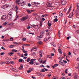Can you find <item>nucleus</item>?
<instances>
[{
	"instance_id": "1",
	"label": "nucleus",
	"mask_w": 79,
	"mask_h": 79,
	"mask_svg": "<svg viewBox=\"0 0 79 79\" xmlns=\"http://www.w3.org/2000/svg\"><path fill=\"white\" fill-rule=\"evenodd\" d=\"M12 15H13V13L11 11H10L7 17L8 18H9V19H11L12 18Z\"/></svg>"
},
{
	"instance_id": "2",
	"label": "nucleus",
	"mask_w": 79,
	"mask_h": 79,
	"mask_svg": "<svg viewBox=\"0 0 79 79\" xmlns=\"http://www.w3.org/2000/svg\"><path fill=\"white\" fill-rule=\"evenodd\" d=\"M28 18H29V17L28 16H27L22 17V18L20 19V20H21L22 21H26V19H27Z\"/></svg>"
},
{
	"instance_id": "3",
	"label": "nucleus",
	"mask_w": 79,
	"mask_h": 79,
	"mask_svg": "<svg viewBox=\"0 0 79 79\" xmlns=\"http://www.w3.org/2000/svg\"><path fill=\"white\" fill-rule=\"evenodd\" d=\"M36 60V59H31L30 60V62H29V64H31V65H32V64H34V63H35V62L34 61H35Z\"/></svg>"
},
{
	"instance_id": "4",
	"label": "nucleus",
	"mask_w": 79,
	"mask_h": 79,
	"mask_svg": "<svg viewBox=\"0 0 79 79\" xmlns=\"http://www.w3.org/2000/svg\"><path fill=\"white\" fill-rule=\"evenodd\" d=\"M6 15H3L1 17V19L2 21H6Z\"/></svg>"
},
{
	"instance_id": "5",
	"label": "nucleus",
	"mask_w": 79,
	"mask_h": 79,
	"mask_svg": "<svg viewBox=\"0 0 79 79\" xmlns=\"http://www.w3.org/2000/svg\"><path fill=\"white\" fill-rule=\"evenodd\" d=\"M18 5L20 6H24V5H25L26 4L24 3V2L23 1V2H22L19 3Z\"/></svg>"
},
{
	"instance_id": "6",
	"label": "nucleus",
	"mask_w": 79,
	"mask_h": 79,
	"mask_svg": "<svg viewBox=\"0 0 79 79\" xmlns=\"http://www.w3.org/2000/svg\"><path fill=\"white\" fill-rule=\"evenodd\" d=\"M45 34V31H41L40 33V36L42 37H43L44 36Z\"/></svg>"
},
{
	"instance_id": "7",
	"label": "nucleus",
	"mask_w": 79,
	"mask_h": 79,
	"mask_svg": "<svg viewBox=\"0 0 79 79\" xmlns=\"http://www.w3.org/2000/svg\"><path fill=\"white\" fill-rule=\"evenodd\" d=\"M62 4L63 5H65L66 4V1L64 0H62Z\"/></svg>"
},
{
	"instance_id": "8",
	"label": "nucleus",
	"mask_w": 79,
	"mask_h": 79,
	"mask_svg": "<svg viewBox=\"0 0 79 79\" xmlns=\"http://www.w3.org/2000/svg\"><path fill=\"white\" fill-rule=\"evenodd\" d=\"M39 53H40L39 57L40 58H41V57H42V53H43L42 51H40Z\"/></svg>"
},
{
	"instance_id": "9",
	"label": "nucleus",
	"mask_w": 79,
	"mask_h": 79,
	"mask_svg": "<svg viewBox=\"0 0 79 79\" xmlns=\"http://www.w3.org/2000/svg\"><path fill=\"white\" fill-rule=\"evenodd\" d=\"M74 15V14L73 13V12H72V13L70 14L69 16V18H73V16Z\"/></svg>"
},
{
	"instance_id": "10",
	"label": "nucleus",
	"mask_w": 79,
	"mask_h": 79,
	"mask_svg": "<svg viewBox=\"0 0 79 79\" xmlns=\"http://www.w3.org/2000/svg\"><path fill=\"white\" fill-rule=\"evenodd\" d=\"M35 19L37 21H40V19L41 18L40 16H38L36 17H35Z\"/></svg>"
},
{
	"instance_id": "11",
	"label": "nucleus",
	"mask_w": 79,
	"mask_h": 79,
	"mask_svg": "<svg viewBox=\"0 0 79 79\" xmlns=\"http://www.w3.org/2000/svg\"><path fill=\"white\" fill-rule=\"evenodd\" d=\"M42 38V37L40 35L37 37V39H38V40H40Z\"/></svg>"
},
{
	"instance_id": "12",
	"label": "nucleus",
	"mask_w": 79,
	"mask_h": 79,
	"mask_svg": "<svg viewBox=\"0 0 79 79\" xmlns=\"http://www.w3.org/2000/svg\"><path fill=\"white\" fill-rule=\"evenodd\" d=\"M71 6H70L69 7V10L68 11L67 13V15H68L69 13V12L71 11Z\"/></svg>"
},
{
	"instance_id": "13",
	"label": "nucleus",
	"mask_w": 79,
	"mask_h": 79,
	"mask_svg": "<svg viewBox=\"0 0 79 79\" xmlns=\"http://www.w3.org/2000/svg\"><path fill=\"white\" fill-rule=\"evenodd\" d=\"M47 4L48 5V6H49V7H50L52 5V3H50L49 2H48Z\"/></svg>"
},
{
	"instance_id": "14",
	"label": "nucleus",
	"mask_w": 79,
	"mask_h": 79,
	"mask_svg": "<svg viewBox=\"0 0 79 79\" xmlns=\"http://www.w3.org/2000/svg\"><path fill=\"white\" fill-rule=\"evenodd\" d=\"M34 4L35 6H37V5L39 4V5H40V3H39L38 4V2H34Z\"/></svg>"
},
{
	"instance_id": "15",
	"label": "nucleus",
	"mask_w": 79,
	"mask_h": 79,
	"mask_svg": "<svg viewBox=\"0 0 79 79\" xmlns=\"http://www.w3.org/2000/svg\"><path fill=\"white\" fill-rule=\"evenodd\" d=\"M15 11L17 13H18V6H15Z\"/></svg>"
},
{
	"instance_id": "16",
	"label": "nucleus",
	"mask_w": 79,
	"mask_h": 79,
	"mask_svg": "<svg viewBox=\"0 0 79 79\" xmlns=\"http://www.w3.org/2000/svg\"><path fill=\"white\" fill-rule=\"evenodd\" d=\"M31 52H32V51H37V49L35 48H33L31 49Z\"/></svg>"
},
{
	"instance_id": "17",
	"label": "nucleus",
	"mask_w": 79,
	"mask_h": 79,
	"mask_svg": "<svg viewBox=\"0 0 79 79\" xmlns=\"http://www.w3.org/2000/svg\"><path fill=\"white\" fill-rule=\"evenodd\" d=\"M5 63H6V62L2 61L0 62V64L1 65L3 64H4Z\"/></svg>"
},
{
	"instance_id": "18",
	"label": "nucleus",
	"mask_w": 79,
	"mask_h": 79,
	"mask_svg": "<svg viewBox=\"0 0 79 79\" xmlns=\"http://www.w3.org/2000/svg\"><path fill=\"white\" fill-rule=\"evenodd\" d=\"M39 61L40 62V63H42L43 60L42 59H39Z\"/></svg>"
},
{
	"instance_id": "19",
	"label": "nucleus",
	"mask_w": 79,
	"mask_h": 79,
	"mask_svg": "<svg viewBox=\"0 0 79 79\" xmlns=\"http://www.w3.org/2000/svg\"><path fill=\"white\" fill-rule=\"evenodd\" d=\"M58 50L59 53H60V54H62V53H63V52H61L62 51L61 50V49H58Z\"/></svg>"
},
{
	"instance_id": "20",
	"label": "nucleus",
	"mask_w": 79,
	"mask_h": 79,
	"mask_svg": "<svg viewBox=\"0 0 79 79\" xmlns=\"http://www.w3.org/2000/svg\"><path fill=\"white\" fill-rule=\"evenodd\" d=\"M9 48H13L14 47H15V45H10V46H9Z\"/></svg>"
},
{
	"instance_id": "21",
	"label": "nucleus",
	"mask_w": 79,
	"mask_h": 79,
	"mask_svg": "<svg viewBox=\"0 0 79 79\" xmlns=\"http://www.w3.org/2000/svg\"><path fill=\"white\" fill-rule=\"evenodd\" d=\"M49 22H50V20H49L48 21V26L50 27V26H51V25H52V24H51V23H49Z\"/></svg>"
},
{
	"instance_id": "22",
	"label": "nucleus",
	"mask_w": 79,
	"mask_h": 79,
	"mask_svg": "<svg viewBox=\"0 0 79 79\" xmlns=\"http://www.w3.org/2000/svg\"><path fill=\"white\" fill-rule=\"evenodd\" d=\"M8 6H7V4H6L5 5H4V6H3V8H8Z\"/></svg>"
},
{
	"instance_id": "23",
	"label": "nucleus",
	"mask_w": 79,
	"mask_h": 79,
	"mask_svg": "<svg viewBox=\"0 0 79 79\" xmlns=\"http://www.w3.org/2000/svg\"><path fill=\"white\" fill-rule=\"evenodd\" d=\"M12 71H15V70H16V69H15V68H12L10 69Z\"/></svg>"
},
{
	"instance_id": "24",
	"label": "nucleus",
	"mask_w": 79,
	"mask_h": 79,
	"mask_svg": "<svg viewBox=\"0 0 79 79\" xmlns=\"http://www.w3.org/2000/svg\"><path fill=\"white\" fill-rule=\"evenodd\" d=\"M14 53H13L12 52L11 53H8V55H10V56H11V55H13V54Z\"/></svg>"
},
{
	"instance_id": "25",
	"label": "nucleus",
	"mask_w": 79,
	"mask_h": 79,
	"mask_svg": "<svg viewBox=\"0 0 79 79\" xmlns=\"http://www.w3.org/2000/svg\"><path fill=\"white\" fill-rule=\"evenodd\" d=\"M48 40L47 38H45L44 39V42H46V41H48Z\"/></svg>"
},
{
	"instance_id": "26",
	"label": "nucleus",
	"mask_w": 79,
	"mask_h": 79,
	"mask_svg": "<svg viewBox=\"0 0 79 79\" xmlns=\"http://www.w3.org/2000/svg\"><path fill=\"white\" fill-rule=\"evenodd\" d=\"M27 11L28 13H31V10H27Z\"/></svg>"
},
{
	"instance_id": "27",
	"label": "nucleus",
	"mask_w": 79,
	"mask_h": 79,
	"mask_svg": "<svg viewBox=\"0 0 79 79\" xmlns=\"http://www.w3.org/2000/svg\"><path fill=\"white\" fill-rule=\"evenodd\" d=\"M22 40L23 41H26V38H23L22 39Z\"/></svg>"
},
{
	"instance_id": "28",
	"label": "nucleus",
	"mask_w": 79,
	"mask_h": 79,
	"mask_svg": "<svg viewBox=\"0 0 79 79\" xmlns=\"http://www.w3.org/2000/svg\"><path fill=\"white\" fill-rule=\"evenodd\" d=\"M31 60V59L30 58H28L27 59V62H29V61Z\"/></svg>"
},
{
	"instance_id": "29",
	"label": "nucleus",
	"mask_w": 79,
	"mask_h": 79,
	"mask_svg": "<svg viewBox=\"0 0 79 79\" xmlns=\"http://www.w3.org/2000/svg\"><path fill=\"white\" fill-rule=\"evenodd\" d=\"M53 79H58V77H53Z\"/></svg>"
},
{
	"instance_id": "30",
	"label": "nucleus",
	"mask_w": 79,
	"mask_h": 79,
	"mask_svg": "<svg viewBox=\"0 0 79 79\" xmlns=\"http://www.w3.org/2000/svg\"><path fill=\"white\" fill-rule=\"evenodd\" d=\"M38 43L39 44H40V45H41V44H42V41H39L38 42Z\"/></svg>"
},
{
	"instance_id": "31",
	"label": "nucleus",
	"mask_w": 79,
	"mask_h": 79,
	"mask_svg": "<svg viewBox=\"0 0 79 79\" xmlns=\"http://www.w3.org/2000/svg\"><path fill=\"white\" fill-rule=\"evenodd\" d=\"M23 66H20L19 68V69H23Z\"/></svg>"
},
{
	"instance_id": "32",
	"label": "nucleus",
	"mask_w": 79,
	"mask_h": 79,
	"mask_svg": "<svg viewBox=\"0 0 79 79\" xmlns=\"http://www.w3.org/2000/svg\"><path fill=\"white\" fill-rule=\"evenodd\" d=\"M54 22H57V21H58V19H54Z\"/></svg>"
},
{
	"instance_id": "33",
	"label": "nucleus",
	"mask_w": 79,
	"mask_h": 79,
	"mask_svg": "<svg viewBox=\"0 0 79 79\" xmlns=\"http://www.w3.org/2000/svg\"><path fill=\"white\" fill-rule=\"evenodd\" d=\"M12 51L13 52H17V50L15 49H13L12 50Z\"/></svg>"
},
{
	"instance_id": "34",
	"label": "nucleus",
	"mask_w": 79,
	"mask_h": 79,
	"mask_svg": "<svg viewBox=\"0 0 79 79\" xmlns=\"http://www.w3.org/2000/svg\"><path fill=\"white\" fill-rule=\"evenodd\" d=\"M19 61L20 63H21L22 62V59H20L19 60Z\"/></svg>"
},
{
	"instance_id": "35",
	"label": "nucleus",
	"mask_w": 79,
	"mask_h": 79,
	"mask_svg": "<svg viewBox=\"0 0 79 79\" xmlns=\"http://www.w3.org/2000/svg\"><path fill=\"white\" fill-rule=\"evenodd\" d=\"M58 36H59V37H60V31H59V32L58 33Z\"/></svg>"
},
{
	"instance_id": "36",
	"label": "nucleus",
	"mask_w": 79,
	"mask_h": 79,
	"mask_svg": "<svg viewBox=\"0 0 79 79\" xmlns=\"http://www.w3.org/2000/svg\"><path fill=\"white\" fill-rule=\"evenodd\" d=\"M46 61H47V60H45V61H44L43 62H42V63H42V64H44V63L46 64Z\"/></svg>"
},
{
	"instance_id": "37",
	"label": "nucleus",
	"mask_w": 79,
	"mask_h": 79,
	"mask_svg": "<svg viewBox=\"0 0 79 79\" xmlns=\"http://www.w3.org/2000/svg\"><path fill=\"white\" fill-rule=\"evenodd\" d=\"M41 72H45V70L44 69H42L40 71Z\"/></svg>"
},
{
	"instance_id": "38",
	"label": "nucleus",
	"mask_w": 79,
	"mask_h": 79,
	"mask_svg": "<svg viewBox=\"0 0 79 79\" xmlns=\"http://www.w3.org/2000/svg\"><path fill=\"white\" fill-rule=\"evenodd\" d=\"M17 55H19V56H21V55L20 53H19V52H18L17 53Z\"/></svg>"
},
{
	"instance_id": "39",
	"label": "nucleus",
	"mask_w": 79,
	"mask_h": 79,
	"mask_svg": "<svg viewBox=\"0 0 79 79\" xmlns=\"http://www.w3.org/2000/svg\"><path fill=\"white\" fill-rule=\"evenodd\" d=\"M8 24V22H6L5 23H4L3 24V25H6V24Z\"/></svg>"
},
{
	"instance_id": "40",
	"label": "nucleus",
	"mask_w": 79,
	"mask_h": 79,
	"mask_svg": "<svg viewBox=\"0 0 79 79\" xmlns=\"http://www.w3.org/2000/svg\"><path fill=\"white\" fill-rule=\"evenodd\" d=\"M5 55L4 52H2L1 53V55Z\"/></svg>"
},
{
	"instance_id": "41",
	"label": "nucleus",
	"mask_w": 79,
	"mask_h": 79,
	"mask_svg": "<svg viewBox=\"0 0 79 79\" xmlns=\"http://www.w3.org/2000/svg\"><path fill=\"white\" fill-rule=\"evenodd\" d=\"M10 63H11V64H13L14 63V62H13V61H10Z\"/></svg>"
},
{
	"instance_id": "42",
	"label": "nucleus",
	"mask_w": 79,
	"mask_h": 79,
	"mask_svg": "<svg viewBox=\"0 0 79 79\" xmlns=\"http://www.w3.org/2000/svg\"><path fill=\"white\" fill-rule=\"evenodd\" d=\"M23 53H27V51H25L24 50H23Z\"/></svg>"
},
{
	"instance_id": "43",
	"label": "nucleus",
	"mask_w": 79,
	"mask_h": 79,
	"mask_svg": "<svg viewBox=\"0 0 79 79\" xmlns=\"http://www.w3.org/2000/svg\"><path fill=\"white\" fill-rule=\"evenodd\" d=\"M1 48L4 50H6L5 48H4V47H3V46L1 47Z\"/></svg>"
},
{
	"instance_id": "44",
	"label": "nucleus",
	"mask_w": 79,
	"mask_h": 79,
	"mask_svg": "<svg viewBox=\"0 0 79 79\" xmlns=\"http://www.w3.org/2000/svg\"><path fill=\"white\" fill-rule=\"evenodd\" d=\"M68 70V69H67L65 71V73H66V74H67L68 73L67 72V71Z\"/></svg>"
},
{
	"instance_id": "45",
	"label": "nucleus",
	"mask_w": 79,
	"mask_h": 79,
	"mask_svg": "<svg viewBox=\"0 0 79 79\" xmlns=\"http://www.w3.org/2000/svg\"><path fill=\"white\" fill-rule=\"evenodd\" d=\"M76 6L77 7L79 8V3L77 4Z\"/></svg>"
},
{
	"instance_id": "46",
	"label": "nucleus",
	"mask_w": 79,
	"mask_h": 79,
	"mask_svg": "<svg viewBox=\"0 0 79 79\" xmlns=\"http://www.w3.org/2000/svg\"><path fill=\"white\" fill-rule=\"evenodd\" d=\"M58 66V65L57 64H54V66H55L56 67V66Z\"/></svg>"
},
{
	"instance_id": "47",
	"label": "nucleus",
	"mask_w": 79,
	"mask_h": 79,
	"mask_svg": "<svg viewBox=\"0 0 79 79\" xmlns=\"http://www.w3.org/2000/svg\"><path fill=\"white\" fill-rule=\"evenodd\" d=\"M63 14L62 13H61L60 14L59 16H63Z\"/></svg>"
},
{
	"instance_id": "48",
	"label": "nucleus",
	"mask_w": 79,
	"mask_h": 79,
	"mask_svg": "<svg viewBox=\"0 0 79 79\" xmlns=\"http://www.w3.org/2000/svg\"><path fill=\"white\" fill-rule=\"evenodd\" d=\"M10 41H13V39L12 38H10Z\"/></svg>"
},
{
	"instance_id": "49",
	"label": "nucleus",
	"mask_w": 79,
	"mask_h": 79,
	"mask_svg": "<svg viewBox=\"0 0 79 79\" xmlns=\"http://www.w3.org/2000/svg\"><path fill=\"white\" fill-rule=\"evenodd\" d=\"M74 79H77V76H75V77H74Z\"/></svg>"
},
{
	"instance_id": "50",
	"label": "nucleus",
	"mask_w": 79,
	"mask_h": 79,
	"mask_svg": "<svg viewBox=\"0 0 79 79\" xmlns=\"http://www.w3.org/2000/svg\"><path fill=\"white\" fill-rule=\"evenodd\" d=\"M31 54L32 55H33L34 56V55H35V53H34V52L32 53Z\"/></svg>"
},
{
	"instance_id": "51",
	"label": "nucleus",
	"mask_w": 79,
	"mask_h": 79,
	"mask_svg": "<svg viewBox=\"0 0 79 79\" xmlns=\"http://www.w3.org/2000/svg\"><path fill=\"white\" fill-rule=\"evenodd\" d=\"M63 62H64V63L66 64V63H67V61H64V60H63Z\"/></svg>"
},
{
	"instance_id": "52",
	"label": "nucleus",
	"mask_w": 79,
	"mask_h": 79,
	"mask_svg": "<svg viewBox=\"0 0 79 79\" xmlns=\"http://www.w3.org/2000/svg\"><path fill=\"white\" fill-rule=\"evenodd\" d=\"M28 6H31V4H30V3H28Z\"/></svg>"
},
{
	"instance_id": "53",
	"label": "nucleus",
	"mask_w": 79,
	"mask_h": 79,
	"mask_svg": "<svg viewBox=\"0 0 79 79\" xmlns=\"http://www.w3.org/2000/svg\"><path fill=\"white\" fill-rule=\"evenodd\" d=\"M75 12H76V14H78V13H79V12H78V11H77V10L75 11Z\"/></svg>"
},
{
	"instance_id": "54",
	"label": "nucleus",
	"mask_w": 79,
	"mask_h": 79,
	"mask_svg": "<svg viewBox=\"0 0 79 79\" xmlns=\"http://www.w3.org/2000/svg\"><path fill=\"white\" fill-rule=\"evenodd\" d=\"M52 76V75H51V74H48V77H50V76Z\"/></svg>"
},
{
	"instance_id": "55",
	"label": "nucleus",
	"mask_w": 79,
	"mask_h": 79,
	"mask_svg": "<svg viewBox=\"0 0 79 79\" xmlns=\"http://www.w3.org/2000/svg\"><path fill=\"white\" fill-rule=\"evenodd\" d=\"M25 46L26 47H27V46H30V44H26Z\"/></svg>"
},
{
	"instance_id": "56",
	"label": "nucleus",
	"mask_w": 79,
	"mask_h": 79,
	"mask_svg": "<svg viewBox=\"0 0 79 79\" xmlns=\"http://www.w3.org/2000/svg\"><path fill=\"white\" fill-rule=\"evenodd\" d=\"M60 47H61V44H59L58 45V47H59V48H60Z\"/></svg>"
},
{
	"instance_id": "57",
	"label": "nucleus",
	"mask_w": 79,
	"mask_h": 79,
	"mask_svg": "<svg viewBox=\"0 0 79 79\" xmlns=\"http://www.w3.org/2000/svg\"><path fill=\"white\" fill-rule=\"evenodd\" d=\"M27 55H28L27 53H26L24 54V56H27Z\"/></svg>"
},
{
	"instance_id": "58",
	"label": "nucleus",
	"mask_w": 79,
	"mask_h": 79,
	"mask_svg": "<svg viewBox=\"0 0 79 79\" xmlns=\"http://www.w3.org/2000/svg\"><path fill=\"white\" fill-rule=\"evenodd\" d=\"M31 72L29 70L27 71V73H31Z\"/></svg>"
},
{
	"instance_id": "59",
	"label": "nucleus",
	"mask_w": 79,
	"mask_h": 79,
	"mask_svg": "<svg viewBox=\"0 0 79 79\" xmlns=\"http://www.w3.org/2000/svg\"><path fill=\"white\" fill-rule=\"evenodd\" d=\"M42 21H45V19L44 18H42Z\"/></svg>"
},
{
	"instance_id": "60",
	"label": "nucleus",
	"mask_w": 79,
	"mask_h": 79,
	"mask_svg": "<svg viewBox=\"0 0 79 79\" xmlns=\"http://www.w3.org/2000/svg\"><path fill=\"white\" fill-rule=\"evenodd\" d=\"M77 61H79V57L77 59Z\"/></svg>"
},
{
	"instance_id": "61",
	"label": "nucleus",
	"mask_w": 79,
	"mask_h": 79,
	"mask_svg": "<svg viewBox=\"0 0 79 79\" xmlns=\"http://www.w3.org/2000/svg\"><path fill=\"white\" fill-rule=\"evenodd\" d=\"M32 79H36V78H35V77H34V76H32Z\"/></svg>"
},
{
	"instance_id": "62",
	"label": "nucleus",
	"mask_w": 79,
	"mask_h": 79,
	"mask_svg": "<svg viewBox=\"0 0 79 79\" xmlns=\"http://www.w3.org/2000/svg\"><path fill=\"white\" fill-rule=\"evenodd\" d=\"M61 78L62 79H66V78H65V77H62Z\"/></svg>"
},
{
	"instance_id": "63",
	"label": "nucleus",
	"mask_w": 79,
	"mask_h": 79,
	"mask_svg": "<svg viewBox=\"0 0 79 79\" xmlns=\"http://www.w3.org/2000/svg\"><path fill=\"white\" fill-rule=\"evenodd\" d=\"M54 18H55V19H57V18H58V17H57V16H55Z\"/></svg>"
},
{
	"instance_id": "64",
	"label": "nucleus",
	"mask_w": 79,
	"mask_h": 79,
	"mask_svg": "<svg viewBox=\"0 0 79 79\" xmlns=\"http://www.w3.org/2000/svg\"><path fill=\"white\" fill-rule=\"evenodd\" d=\"M52 45L53 46V47H56V45L54 44H52Z\"/></svg>"
}]
</instances>
